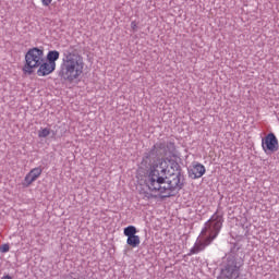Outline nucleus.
Here are the masks:
<instances>
[{
    "label": "nucleus",
    "mask_w": 279,
    "mask_h": 279,
    "mask_svg": "<svg viewBox=\"0 0 279 279\" xmlns=\"http://www.w3.org/2000/svg\"><path fill=\"white\" fill-rule=\"evenodd\" d=\"M175 172L169 170L167 159L157 158L150 165L148 175L146 177V186L153 192L158 193L161 197H171L175 191L184 186V177L178 170V163H173ZM170 173L169 175H167Z\"/></svg>",
    "instance_id": "nucleus-1"
},
{
    "label": "nucleus",
    "mask_w": 279,
    "mask_h": 279,
    "mask_svg": "<svg viewBox=\"0 0 279 279\" xmlns=\"http://www.w3.org/2000/svg\"><path fill=\"white\" fill-rule=\"evenodd\" d=\"M86 62L84 57L74 48H68L63 52L58 76L66 84H80L84 76Z\"/></svg>",
    "instance_id": "nucleus-2"
},
{
    "label": "nucleus",
    "mask_w": 279,
    "mask_h": 279,
    "mask_svg": "<svg viewBox=\"0 0 279 279\" xmlns=\"http://www.w3.org/2000/svg\"><path fill=\"white\" fill-rule=\"evenodd\" d=\"M221 228H223V215L216 213L205 223V227L201 231L199 240L190 250V256H192V254H199V252L206 250V247H208V245H210V243H213V241L219 236Z\"/></svg>",
    "instance_id": "nucleus-3"
},
{
    "label": "nucleus",
    "mask_w": 279,
    "mask_h": 279,
    "mask_svg": "<svg viewBox=\"0 0 279 279\" xmlns=\"http://www.w3.org/2000/svg\"><path fill=\"white\" fill-rule=\"evenodd\" d=\"M45 66V49L34 47L26 51L22 72L24 75H34L37 71L38 77H47Z\"/></svg>",
    "instance_id": "nucleus-4"
},
{
    "label": "nucleus",
    "mask_w": 279,
    "mask_h": 279,
    "mask_svg": "<svg viewBox=\"0 0 279 279\" xmlns=\"http://www.w3.org/2000/svg\"><path fill=\"white\" fill-rule=\"evenodd\" d=\"M59 60L60 51L58 50H50L48 51L47 56L44 57V69L46 71V77L56 71V68L58 66L56 62Z\"/></svg>",
    "instance_id": "nucleus-5"
},
{
    "label": "nucleus",
    "mask_w": 279,
    "mask_h": 279,
    "mask_svg": "<svg viewBox=\"0 0 279 279\" xmlns=\"http://www.w3.org/2000/svg\"><path fill=\"white\" fill-rule=\"evenodd\" d=\"M262 149L266 154H276L279 149V143L278 137H276V134L268 133L263 140H262Z\"/></svg>",
    "instance_id": "nucleus-6"
},
{
    "label": "nucleus",
    "mask_w": 279,
    "mask_h": 279,
    "mask_svg": "<svg viewBox=\"0 0 279 279\" xmlns=\"http://www.w3.org/2000/svg\"><path fill=\"white\" fill-rule=\"evenodd\" d=\"M138 230H136V227L129 226L124 228L123 234L124 236H128L126 239V245L130 247H138L141 245V236L136 235Z\"/></svg>",
    "instance_id": "nucleus-7"
},
{
    "label": "nucleus",
    "mask_w": 279,
    "mask_h": 279,
    "mask_svg": "<svg viewBox=\"0 0 279 279\" xmlns=\"http://www.w3.org/2000/svg\"><path fill=\"white\" fill-rule=\"evenodd\" d=\"M240 270L241 267L236 265V260H229L221 275L227 279H236L241 275Z\"/></svg>",
    "instance_id": "nucleus-8"
},
{
    "label": "nucleus",
    "mask_w": 279,
    "mask_h": 279,
    "mask_svg": "<svg viewBox=\"0 0 279 279\" xmlns=\"http://www.w3.org/2000/svg\"><path fill=\"white\" fill-rule=\"evenodd\" d=\"M40 175H43L41 167H36V168L31 169V171L25 175L22 185L25 189H29V186L33 185L34 182H36V180H38V178H40Z\"/></svg>",
    "instance_id": "nucleus-9"
},
{
    "label": "nucleus",
    "mask_w": 279,
    "mask_h": 279,
    "mask_svg": "<svg viewBox=\"0 0 279 279\" xmlns=\"http://www.w3.org/2000/svg\"><path fill=\"white\" fill-rule=\"evenodd\" d=\"M189 175L192 180H198L206 173V167L197 161L192 162L187 170Z\"/></svg>",
    "instance_id": "nucleus-10"
},
{
    "label": "nucleus",
    "mask_w": 279,
    "mask_h": 279,
    "mask_svg": "<svg viewBox=\"0 0 279 279\" xmlns=\"http://www.w3.org/2000/svg\"><path fill=\"white\" fill-rule=\"evenodd\" d=\"M158 149H165V144L159 143V144H155L153 149L149 151V154H146L143 162H147V160H149V158H151L155 154H158Z\"/></svg>",
    "instance_id": "nucleus-11"
},
{
    "label": "nucleus",
    "mask_w": 279,
    "mask_h": 279,
    "mask_svg": "<svg viewBox=\"0 0 279 279\" xmlns=\"http://www.w3.org/2000/svg\"><path fill=\"white\" fill-rule=\"evenodd\" d=\"M49 134H51V129L49 128H44L40 129L38 132V137L39 138H47V136H49Z\"/></svg>",
    "instance_id": "nucleus-12"
},
{
    "label": "nucleus",
    "mask_w": 279,
    "mask_h": 279,
    "mask_svg": "<svg viewBox=\"0 0 279 279\" xmlns=\"http://www.w3.org/2000/svg\"><path fill=\"white\" fill-rule=\"evenodd\" d=\"M41 1V5H44V8H49L51 5V3L53 2V0H40Z\"/></svg>",
    "instance_id": "nucleus-13"
},
{
    "label": "nucleus",
    "mask_w": 279,
    "mask_h": 279,
    "mask_svg": "<svg viewBox=\"0 0 279 279\" xmlns=\"http://www.w3.org/2000/svg\"><path fill=\"white\" fill-rule=\"evenodd\" d=\"M0 252H2L3 254H5V252H10V245L3 244V245L0 247Z\"/></svg>",
    "instance_id": "nucleus-14"
},
{
    "label": "nucleus",
    "mask_w": 279,
    "mask_h": 279,
    "mask_svg": "<svg viewBox=\"0 0 279 279\" xmlns=\"http://www.w3.org/2000/svg\"><path fill=\"white\" fill-rule=\"evenodd\" d=\"M131 28L133 29V32H136V29H138V24L136 23V21L131 22Z\"/></svg>",
    "instance_id": "nucleus-15"
},
{
    "label": "nucleus",
    "mask_w": 279,
    "mask_h": 279,
    "mask_svg": "<svg viewBox=\"0 0 279 279\" xmlns=\"http://www.w3.org/2000/svg\"><path fill=\"white\" fill-rule=\"evenodd\" d=\"M151 197H154V195H151V193L144 192V199H151Z\"/></svg>",
    "instance_id": "nucleus-16"
},
{
    "label": "nucleus",
    "mask_w": 279,
    "mask_h": 279,
    "mask_svg": "<svg viewBox=\"0 0 279 279\" xmlns=\"http://www.w3.org/2000/svg\"><path fill=\"white\" fill-rule=\"evenodd\" d=\"M2 279H12V277L7 275V276H3Z\"/></svg>",
    "instance_id": "nucleus-17"
}]
</instances>
